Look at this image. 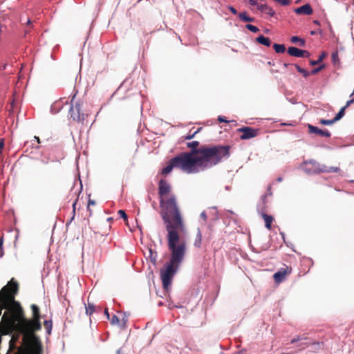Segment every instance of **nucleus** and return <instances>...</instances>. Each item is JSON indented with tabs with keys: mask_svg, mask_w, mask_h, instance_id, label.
<instances>
[{
	"mask_svg": "<svg viewBox=\"0 0 354 354\" xmlns=\"http://www.w3.org/2000/svg\"><path fill=\"white\" fill-rule=\"evenodd\" d=\"M19 283L12 278L0 290V316L5 312L0 322V333L12 334L9 342L10 350L16 349L20 337H24L41 329V314L39 306L31 304L32 317H26V312L19 301L15 299L19 292Z\"/></svg>",
	"mask_w": 354,
	"mask_h": 354,
	"instance_id": "f257e3e1",
	"label": "nucleus"
},
{
	"mask_svg": "<svg viewBox=\"0 0 354 354\" xmlns=\"http://www.w3.org/2000/svg\"><path fill=\"white\" fill-rule=\"evenodd\" d=\"M199 142H187V146L192 149L190 152L181 153L179 155L184 158H189L192 162V168L197 170V173L218 165L223 159L230 157V146L229 145H203L197 148Z\"/></svg>",
	"mask_w": 354,
	"mask_h": 354,
	"instance_id": "f03ea898",
	"label": "nucleus"
},
{
	"mask_svg": "<svg viewBox=\"0 0 354 354\" xmlns=\"http://www.w3.org/2000/svg\"><path fill=\"white\" fill-rule=\"evenodd\" d=\"M160 215L167 231V241H181V235L187 232L186 227L174 194L160 199Z\"/></svg>",
	"mask_w": 354,
	"mask_h": 354,
	"instance_id": "7ed1b4c3",
	"label": "nucleus"
},
{
	"mask_svg": "<svg viewBox=\"0 0 354 354\" xmlns=\"http://www.w3.org/2000/svg\"><path fill=\"white\" fill-rule=\"evenodd\" d=\"M167 241L168 248L171 251V258L160 270L162 286L165 290H168L171 286L173 277L183 261L186 251L185 241Z\"/></svg>",
	"mask_w": 354,
	"mask_h": 354,
	"instance_id": "20e7f679",
	"label": "nucleus"
},
{
	"mask_svg": "<svg viewBox=\"0 0 354 354\" xmlns=\"http://www.w3.org/2000/svg\"><path fill=\"white\" fill-rule=\"evenodd\" d=\"M22 339V343L14 354H42L43 346L40 337L34 333Z\"/></svg>",
	"mask_w": 354,
	"mask_h": 354,
	"instance_id": "39448f33",
	"label": "nucleus"
},
{
	"mask_svg": "<svg viewBox=\"0 0 354 354\" xmlns=\"http://www.w3.org/2000/svg\"><path fill=\"white\" fill-rule=\"evenodd\" d=\"M192 162L191 159L184 156L181 157L179 154L169 160L165 167L161 170V174L166 176L169 174L174 168L180 169L183 171L187 174L197 173V170L192 168Z\"/></svg>",
	"mask_w": 354,
	"mask_h": 354,
	"instance_id": "423d86ee",
	"label": "nucleus"
},
{
	"mask_svg": "<svg viewBox=\"0 0 354 354\" xmlns=\"http://www.w3.org/2000/svg\"><path fill=\"white\" fill-rule=\"evenodd\" d=\"M302 167L304 172L309 175L320 173H337L340 171L338 167H328L313 160L305 161Z\"/></svg>",
	"mask_w": 354,
	"mask_h": 354,
	"instance_id": "0eeeda50",
	"label": "nucleus"
},
{
	"mask_svg": "<svg viewBox=\"0 0 354 354\" xmlns=\"http://www.w3.org/2000/svg\"><path fill=\"white\" fill-rule=\"evenodd\" d=\"M75 96L76 93L71 97L68 115L73 121L83 124L88 115L83 112V102L81 100L75 101Z\"/></svg>",
	"mask_w": 354,
	"mask_h": 354,
	"instance_id": "6e6552de",
	"label": "nucleus"
},
{
	"mask_svg": "<svg viewBox=\"0 0 354 354\" xmlns=\"http://www.w3.org/2000/svg\"><path fill=\"white\" fill-rule=\"evenodd\" d=\"M237 132L241 133V140H248L257 137L259 135V129L250 127H242L238 129Z\"/></svg>",
	"mask_w": 354,
	"mask_h": 354,
	"instance_id": "1a4fd4ad",
	"label": "nucleus"
},
{
	"mask_svg": "<svg viewBox=\"0 0 354 354\" xmlns=\"http://www.w3.org/2000/svg\"><path fill=\"white\" fill-rule=\"evenodd\" d=\"M292 268L290 266H288L284 265L283 267L281 268L277 272H276L273 275V279L276 283H280L283 281L286 277L291 274Z\"/></svg>",
	"mask_w": 354,
	"mask_h": 354,
	"instance_id": "9d476101",
	"label": "nucleus"
},
{
	"mask_svg": "<svg viewBox=\"0 0 354 354\" xmlns=\"http://www.w3.org/2000/svg\"><path fill=\"white\" fill-rule=\"evenodd\" d=\"M171 189V185L166 180H160L158 183V194L160 199L167 198V197L171 194H170Z\"/></svg>",
	"mask_w": 354,
	"mask_h": 354,
	"instance_id": "9b49d317",
	"label": "nucleus"
},
{
	"mask_svg": "<svg viewBox=\"0 0 354 354\" xmlns=\"http://www.w3.org/2000/svg\"><path fill=\"white\" fill-rule=\"evenodd\" d=\"M288 53L290 56L296 57H308L310 55L308 51L305 50L299 49L296 47L291 46L288 48Z\"/></svg>",
	"mask_w": 354,
	"mask_h": 354,
	"instance_id": "f8f14e48",
	"label": "nucleus"
},
{
	"mask_svg": "<svg viewBox=\"0 0 354 354\" xmlns=\"http://www.w3.org/2000/svg\"><path fill=\"white\" fill-rule=\"evenodd\" d=\"M308 132L310 133L317 134L322 137H326V138H329L331 136L330 133L328 131L320 129L318 127H315L311 124H308Z\"/></svg>",
	"mask_w": 354,
	"mask_h": 354,
	"instance_id": "ddd939ff",
	"label": "nucleus"
},
{
	"mask_svg": "<svg viewBox=\"0 0 354 354\" xmlns=\"http://www.w3.org/2000/svg\"><path fill=\"white\" fill-rule=\"evenodd\" d=\"M294 12L297 15H312L313 10L310 4L306 3L304 6H301L299 8H297L294 10Z\"/></svg>",
	"mask_w": 354,
	"mask_h": 354,
	"instance_id": "4468645a",
	"label": "nucleus"
},
{
	"mask_svg": "<svg viewBox=\"0 0 354 354\" xmlns=\"http://www.w3.org/2000/svg\"><path fill=\"white\" fill-rule=\"evenodd\" d=\"M354 103V98H351V100H348L345 104V106H344L343 107L341 108V109L339 110V111L336 114V115L335 116V118H333V121H335V122L338 120H339L340 119H342L344 114H345V111L346 109L352 104Z\"/></svg>",
	"mask_w": 354,
	"mask_h": 354,
	"instance_id": "2eb2a0df",
	"label": "nucleus"
},
{
	"mask_svg": "<svg viewBox=\"0 0 354 354\" xmlns=\"http://www.w3.org/2000/svg\"><path fill=\"white\" fill-rule=\"evenodd\" d=\"M68 100H66L65 97L61 98L59 101L55 102L51 107L52 112L57 113L62 108V105L64 103L66 104Z\"/></svg>",
	"mask_w": 354,
	"mask_h": 354,
	"instance_id": "dca6fc26",
	"label": "nucleus"
},
{
	"mask_svg": "<svg viewBox=\"0 0 354 354\" xmlns=\"http://www.w3.org/2000/svg\"><path fill=\"white\" fill-rule=\"evenodd\" d=\"M261 216L265 221L266 227L269 230H271V225L272 221H274V218L272 216L268 215L265 213H262Z\"/></svg>",
	"mask_w": 354,
	"mask_h": 354,
	"instance_id": "f3484780",
	"label": "nucleus"
},
{
	"mask_svg": "<svg viewBox=\"0 0 354 354\" xmlns=\"http://www.w3.org/2000/svg\"><path fill=\"white\" fill-rule=\"evenodd\" d=\"M257 41L263 46H270L271 45V41L268 37H266L263 35H260L256 39Z\"/></svg>",
	"mask_w": 354,
	"mask_h": 354,
	"instance_id": "a211bd4d",
	"label": "nucleus"
},
{
	"mask_svg": "<svg viewBox=\"0 0 354 354\" xmlns=\"http://www.w3.org/2000/svg\"><path fill=\"white\" fill-rule=\"evenodd\" d=\"M86 314L91 316L96 310V306L88 301L87 304H85Z\"/></svg>",
	"mask_w": 354,
	"mask_h": 354,
	"instance_id": "6ab92c4d",
	"label": "nucleus"
},
{
	"mask_svg": "<svg viewBox=\"0 0 354 354\" xmlns=\"http://www.w3.org/2000/svg\"><path fill=\"white\" fill-rule=\"evenodd\" d=\"M239 17L241 21L245 22H254L255 20L254 18L249 17L246 12H239Z\"/></svg>",
	"mask_w": 354,
	"mask_h": 354,
	"instance_id": "aec40b11",
	"label": "nucleus"
},
{
	"mask_svg": "<svg viewBox=\"0 0 354 354\" xmlns=\"http://www.w3.org/2000/svg\"><path fill=\"white\" fill-rule=\"evenodd\" d=\"M44 326L45 329L46 330V333L48 335L51 334L52 329H53V321L51 319L49 320H45L44 322Z\"/></svg>",
	"mask_w": 354,
	"mask_h": 354,
	"instance_id": "412c9836",
	"label": "nucleus"
},
{
	"mask_svg": "<svg viewBox=\"0 0 354 354\" xmlns=\"http://www.w3.org/2000/svg\"><path fill=\"white\" fill-rule=\"evenodd\" d=\"M202 241V234L199 229H198L196 237L194 241V245L197 248H200Z\"/></svg>",
	"mask_w": 354,
	"mask_h": 354,
	"instance_id": "4be33fe9",
	"label": "nucleus"
},
{
	"mask_svg": "<svg viewBox=\"0 0 354 354\" xmlns=\"http://www.w3.org/2000/svg\"><path fill=\"white\" fill-rule=\"evenodd\" d=\"M273 48L277 53H283L286 51V47L283 44H274Z\"/></svg>",
	"mask_w": 354,
	"mask_h": 354,
	"instance_id": "5701e85b",
	"label": "nucleus"
},
{
	"mask_svg": "<svg viewBox=\"0 0 354 354\" xmlns=\"http://www.w3.org/2000/svg\"><path fill=\"white\" fill-rule=\"evenodd\" d=\"M264 14L270 15V17H273L275 14L274 10L268 6V4L264 5L263 10L262 11Z\"/></svg>",
	"mask_w": 354,
	"mask_h": 354,
	"instance_id": "b1692460",
	"label": "nucleus"
},
{
	"mask_svg": "<svg viewBox=\"0 0 354 354\" xmlns=\"http://www.w3.org/2000/svg\"><path fill=\"white\" fill-rule=\"evenodd\" d=\"M291 41L292 43H299V46H305V41L303 39L299 38L297 36H293L291 37Z\"/></svg>",
	"mask_w": 354,
	"mask_h": 354,
	"instance_id": "393cba45",
	"label": "nucleus"
},
{
	"mask_svg": "<svg viewBox=\"0 0 354 354\" xmlns=\"http://www.w3.org/2000/svg\"><path fill=\"white\" fill-rule=\"evenodd\" d=\"M295 68L297 70V71L299 73H301L305 77H307L308 76H309L310 73L308 71H306V69H304L303 68H301L297 64H295Z\"/></svg>",
	"mask_w": 354,
	"mask_h": 354,
	"instance_id": "a878e982",
	"label": "nucleus"
},
{
	"mask_svg": "<svg viewBox=\"0 0 354 354\" xmlns=\"http://www.w3.org/2000/svg\"><path fill=\"white\" fill-rule=\"evenodd\" d=\"M326 55L324 53H323L321 55H319V58L317 59V60H311L310 64L312 66H315L318 64L319 63L322 62L323 59H324Z\"/></svg>",
	"mask_w": 354,
	"mask_h": 354,
	"instance_id": "bb28decb",
	"label": "nucleus"
},
{
	"mask_svg": "<svg viewBox=\"0 0 354 354\" xmlns=\"http://www.w3.org/2000/svg\"><path fill=\"white\" fill-rule=\"evenodd\" d=\"M335 122L333 121V119L332 120H325V119H321L319 120V123L324 125H330L335 123Z\"/></svg>",
	"mask_w": 354,
	"mask_h": 354,
	"instance_id": "cd10ccee",
	"label": "nucleus"
},
{
	"mask_svg": "<svg viewBox=\"0 0 354 354\" xmlns=\"http://www.w3.org/2000/svg\"><path fill=\"white\" fill-rule=\"evenodd\" d=\"M201 130V128H198L196 131H194L192 133H191V131H189V133L187 134V136H185V139L186 140L192 139L196 136V134L198 133Z\"/></svg>",
	"mask_w": 354,
	"mask_h": 354,
	"instance_id": "c85d7f7f",
	"label": "nucleus"
},
{
	"mask_svg": "<svg viewBox=\"0 0 354 354\" xmlns=\"http://www.w3.org/2000/svg\"><path fill=\"white\" fill-rule=\"evenodd\" d=\"M246 28L253 32H257L259 31V29L257 27V26H254L252 24H247L245 26Z\"/></svg>",
	"mask_w": 354,
	"mask_h": 354,
	"instance_id": "c756f323",
	"label": "nucleus"
},
{
	"mask_svg": "<svg viewBox=\"0 0 354 354\" xmlns=\"http://www.w3.org/2000/svg\"><path fill=\"white\" fill-rule=\"evenodd\" d=\"M324 68V65L322 64L320 66H319L318 68H314L311 71V72L310 73V74L311 75H315L317 73H318L321 70H322L323 68Z\"/></svg>",
	"mask_w": 354,
	"mask_h": 354,
	"instance_id": "7c9ffc66",
	"label": "nucleus"
},
{
	"mask_svg": "<svg viewBox=\"0 0 354 354\" xmlns=\"http://www.w3.org/2000/svg\"><path fill=\"white\" fill-rule=\"evenodd\" d=\"M118 214L120 216V217L123 218L124 221L127 220V215L124 210H122V209L119 210L118 212Z\"/></svg>",
	"mask_w": 354,
	"mask_h": 354,
	"instance_id": "2f4dec72",
	"label": "nucleus"
},
{
	"mask_svg": "<svg viewBox=\"0 0 354 354\" xmlns=\"http://www.w3.org/2000/svg\"><path fill=\"white\" fill-rule=\"evenodd\" d=\"M119 318L116 315H113L111 319V324L112 325H116L119 324Z\"/></svg>",
	"mask_w": 354,
	"mask_h": 354,
	"instance_id": "473e14b6",
	"label": "nucleus"
},
{
	"mask_svg": "<svg viewBox=\"0 0 354 354\" xmlns=\"http://www.w3.org/2000/svg\"><path fill=\"white\" fill-rule=\"evenodd\" d=\"M276 2L279 3L281 6H287L290 3V0H274Z\"/></svg>",
	"mask_w": 354,
	"mask_h": 354,
	"instance_id": "72a5a7b5",
	"label": "nucleus"
},
{
	"mask_svg": "<svg viewBox=\"0 0 354 354\" xmlns=\"http://www.w3.org/2000/svg\"><path fill=\"white\" fill-rule=\"evenodd\" d=\"M263 1H260L257 3V5H256L257 6V8L260 10V11H263V8H264V5H266V3H263Z\"/></svg>",
	"mask_w": 354,
	"mask_h": 354,
	"instance_id": "f704fd0d",
	"label": "nucleus"
},
{
	"mask_svg": "<svg viewBox=\"0 0 354 354\" xmlns=\"http://www.w3.org/2000/svg\"><path fill=\"white\" fill-rule=\"evenodd\" d=\"M4 147V142H3V140H1L0 141V159H2L3 158V156H2V150Z\"/></svg>",
	"mask_w": 354,
	"mask_h": 354,
	"instance_id": "c9c22d12",
	"label": "nucleus"
},
{
	"mask_svg": "<svg viewBox=\"0 0 354 354\" xmlns=\"http://www.w3.org/2000/svg\"><path fill=\"white\" fill-rule=\"evenodd\" d=\"M77 199L75 200V201L73 203V216L71 219V221L74 218V216H75V205H76V203H77Z\"/></svg>",
	"mask_w": 354,
	"mask_h": 354,
	"instance_id": "e433bc0d",
	"label": "nucleus"
},
{
	"mask_svg": "<svg viewBox=\"0 0 354 354\" xmlns=\"http://www.w3.org/2000/svg\"><path fill=\"white\" fill-rule=\"evenodd\" d=\"M95 205V201L89 199L88 201L87 209H89V206Z\"/></svg>",
	"mask_w": 354,
	"mask_h": 354,
	"instance_id": "4c0bfd02",
	"label": "nucleus"
},
{
	"mask_svg": "<svg viewBox=\"0 0 354 354\" xmlns=\"http://www.w3.org/2000/svg\"><path fill=\"white\" fill-rule=\"evenodd\" d=\"M201 217L204 221H207V216L205 212L201 213Z\"/></svg>",
	"mask_w": 354,
	"mask_h": 354,
	"instance_id": "58836bf2",
	"label": "nucleus"
},
{
	"mask_svg": "<svg viewBox=\"0 0 354 354\" xmlns=\"http://www.w3.org/2000/svg\"><path fill=\"white\" fill-rule=\"evenodd\" d=\"M249 1L252 6H256L259 2V0H250ZM260 1H263V0H260Z\"/></svg>",
	"mask_w": 354,
	"mask_h": 354,
	"instance_id": "ea45409f",
	"label": "nucleus"
},
{
	"mask_svg": "<svg viewBox=\"0 0 354 354\" xmlns=\"http://www.w3.org/2000/svg\"><path fill=\"white\" fill-rule=\"evenodd\" d=\"M228 9L234 14V15H236L237 14V11L233 7V6H228Z\"/></svg>",
	"mask_w": 354,
	"mask_h": 354,
	"instance_id": "a19ab883",
	"label": "nucleus"
},
{
	"mask_svg": "<svg viewBox=\"0 0 354 354\" xmlns=\"http://www.w3.org/2000/svg\"><path fill=\"white\" fill-rule=\"evenodd\" d=\"M218 120L220 122H228V121H227L224 117L223 116H218Z\"/></svg>",
	"mask_w": 354,
	"mask_h": 354,
	"instance_id": "79ce46f5",
	"label": "nucleus"
},
{
	"mask_svg": "<svg viewBox=\"0 0 354 354\" xmlns=\"http://www.w3.org/2000/svg\"><path fill=\"white\" fill-rule=\"evenodd\" d=\"M303 338H301L300 337H297V338H294L291 340V343L292 344H294V343H296L297 342L302 339Z\"/></svg>",
	"mask_w": 354,
	"mask_h": 354,
	"instance_id": "37998d69",
	"label": "nucleus"
},
{
	"mask_svg": "<svg viewBox=\"0 0 354 354\" xmlns=\"http://www.w3.org/2000/svg\"><path fill=\"white\" fill-rule=\"evenodd\" d=\"M338 57L337 53H334L332 55V58L334 62H335V59Z\"/></svg>",
	"mask_w": 354,
	"mask_h": 354,
	"instance_id": "c03bdc74",
	"label": "nucleus"
},
{
	"mask_svg": "<svg viewBox=\"0 0 354 354\" xmlns=\"http://www.w3.org/2000/svg\"><path fill=\"white\" fill-rule=\"evenodd\" d=\"M3 236H1V237L0 238V248H3Z\"/></svg>",
	"mask_w": 354,
	"mask_h": 354,
	"instance_id": "a18cd8bd",
	"label": "nucleus"
},
{
	"mask_svg": "<svg viewBox=\"0 0 354 354\" xmlns=\"http://www.w3.org/2000/svg\"><path fill=\"white\" fill-rule=\"evenodd\" d=\"M104 315L106 316V317L108 319H109V313L108 312V309L107 308H106L105 310H104Z\"/></svg>",
	"mask_w": 354,
	"mask_h": 354,
	"instance_id": "49530a36",
	"label": "nucleus"
},
{
	"mask_svg": "<svg viewBox=\"0 0 354 354\" xmlns=\"http://www.w3.org/2000/svg\"><path fill=\"white\" fill-rule=\"evenodd\" d=\"M3 255V248H0V257H2Z\"/></svg>",
	"mask_w": 354,
	"mask_h": 354,
	"instance_id": "de8ad7c7",
	"label": "nucleus"
},
{
	"mask_svg": "<svg viewBox=\"0 0 354 354\" xmlns=\"http://www.w3.org/2000/svg\"><path fill=\"white\" fill-rule=\"evenodd\" d=\"M88 211L89 212V216H92V209H91V206H89V209H88Z\"/></svg>",
	"mask_w": 354,
	"mask_h": 354,
	"instance_id": "09e8293b",
	"label": "nucleus"
},
{
	"mask_svg": "<svg viewBox=\"0 0 354 354\" xmlns=\"http://www.w3.org/2000/svg\"><path fill=\"white\" fill-rule=\"evenodd\" d=\"M35 139L37 140V142L38 143H40V139H39V137H37V136H35Z\"/></svg>",
	"mask_w": 354,
	"mask_h": 354,
	"instance_id": "8fccbe9b",
	"label": "nucleus"
},
{
	"mask_svg": "<svg viewBox=\"0 0 354 354\" xmlns=\"http://www.w3.org/2000/svg\"><path fill=\"white\" fill-rule=\"evenodd\" d=\"M270 190H271V186L270 185L268 187V192H269V194L271 195L272 193L270 192Z\"/></svg>",
	"mask_w": 354,
	"mask_h": 354,
	"instance_id": "3c124183",
	"label": "nucleus"
},
{
	"mask_svg": "<svg viewBox=\"0 0 354 354\" xmlns=\"http://www.w3.org/2000/svg\"><path fill=\"white\" fill-rule=\"evenodd\" d=\"M111 221H113V218L112 217H109V218H107V221L110 222Z\"/></svg>",
	"mask_w": 354,
	"mask_h": 354,
	"instance_id": "603ef678",
	"label": "nucleus"
},
{
	"mask_svg": "<svg viewBox=\"0 0 354 354\" xmlns=\"http://www.w3.org/2000/svg\"><path fill=\"white\" fill-rule=\"evenodd\" d=\"M120 353H121V350H120V349H118V350L117 351V354H120Z\"/></svg>",
	"mask_w": 354,
	"mask_h": 354,
	"instance_id": "864d4df0",
	"label": "nucleus"
},
{
	"mask_svg": "<svg viewBox=\"0 0 354 354\" xmlns=\"http://www.w3.org/2000/svg\"><path fill=\"white\" fill-rule=\"evenodd\" d=\"M277 180H278L279 182H280V181H281V180H282V178H277Z\"/></svg>",
	"mask_w": 354,
	"mask_h": 354,
	"instance_id": "5fc2aeb1",
	"label": "nucleus"
},
{
	"mask_svg": "<svg viewBox=\"0 0 354 354\" xmlns=\"http://www.w3.org/2000/svg\"><path fill=\"white\" fill-rule=\"evenodd\" d=\"M283 65H284L285 67H287L288 64H284Z\"/></svg>",
	"mask_w": 354,
	"mask_h": 354,
	"instance_id": "6e6d98bb",
	"label": "nucleus"
},
{
	"mask_svg": "<svg viewBox=\"0 0 354 354\" xmlns=\"http://www.w3.org/2000/svg\"><path fill=\"white\" fill-rule=\"evenodd\" d=\"M31 21L30 20H28V24H30Z\"/></svg>",
	"mask_w": 354,
	"mask_h": 354,
	"instance_id": "4d7b16f0",
	"label": "nucleus"
},
{
	"mask_svg": "<svg viewBox=\"0 0 354 354\" xmlns=\"http://www.w3.org/2000/svg\"><path fill=\"white\" fill-rule=\"evenodd\" d=\"M7 354H8V353H7Z\"/></svg>",
	"mask_w": 354,
	"mask_h": 354,
	"instance_id": "13d9d810",
	"label": "nucleus"
}]
</instances>
